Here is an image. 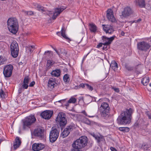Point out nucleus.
<instances>
[{
    "mask_svg": "<svg viewBox=\"0 0 151 151\" xmlns=\"http://www.w3.org/2000/svg\"><path fill=\"white\" fill-rule=\"evenodd\" d=\"M147 6H148L147 4L146 5V8L149 10L151 9V6L150 7L149 6H148V7H147Z\"/></svg>",
    "mask_w": 151,
    "mask_h": 151,
    "instance_id": "53",
    "label": "nucleus"
},
{
    "mask_svg": "<svg viewBox=\"0 0 151 151\" xmlns=\"http://www.w3.org/2000/svg\"><path fill=\"white\" fill-rule=\"evenodd\" d=\"M110 66L111 67L114 71L117 70L118 68L117 64L115 61H112Z\"/></svg>",
    "mask_w": 151,
    "mask_h": 151,
    "instance_id": "29",
    "label": "nucleus"
},
{
    "mask_svg": "<svg viewBox=\"0 0 151 151\" xmlns=\"http://www.w3.org/2000/svg\"><path fill=\"white\" fill-rule=\"evenodd\" d=\"M44 147V145L41 143H35L32 145V149L34 151H39Z\"/></svg>",
    "mask_w": 151,
    "mask_h": 151,
    "instance_id": "19",
    "label": "nucleus"
},
{
    "mask_svg": "<svg viewBox=\"0 0 151 151\" xmlns=\"http://www.w3.org/2000/svg\"><path fill=\"white\" fill-rule=\"evenodd\" d=\"M34 6L37 8V9L39 11H44V7L40 4L37 3H34Z\"/></svg>",
    "mask_w": 151,
    "mask_h": 151,
    "instance_id": "30",
    "label": "nucleus"
},
{
    "mask_svg": "<svg viewBox=\"0 0 151 151\" xmlns=\"http://www.w3.org/2000/svg\"><path fill=\"white\" fill-rule=\"evenodd\" d=\"M92 135L95 138L99 143L104 140L103 136L100 135H99L93 133L92 134Z\"/></svg>",
    "mask_w": 151,
    "mask_h": 151,
    "instance_id": "24",
    "label": "nucleus"
},
{
    "mask_svg": "<svg viewBox=\"0 0 151 151\" xmlns=\"http://www.w3.org/2000/svg\"><path fill=\"white\" fill-rule=\"evenodd\" d=\"M89 29L92 32H95L97 30V27L96 25L93 23H90L89 24Z\"/></svg>",
    "mask_w": 151,
    "mask_h": 151,
    "instance_id": "28",
    "label": "nucleus"
},
{
    "mask_svg": "<svg viewBox=\"0 0 151 151\" xmlns=\"http://www.w3.org/2000/svg\"><path fill=\"white\" fill-rule=\"evenodd\" d=\"M13 68V66L12 65L6 66L4 68L3 71L4 76L8 78L10 77L12 75Z\"/></svg>",
    "mask_w": 151,
    "mask_h": 151,
    "instance_id": "10",
    "label": "nucleus"
},
{
    "mask_svg": "<svg viewBox=\"0 0 151 151\" xmlns=\"http://www.w3.org/2000/svg\"><path fill=\"white\" fill-rule=\"evenodd\" d=\"M21 142L18 137H16L15 139V142L13 145L14 149L15 150L18 148L21 145Z\"/></svg>",
    "mask_w": 151,
    "mask_h": 151,
    "instance_id": "23",
    "label": "nucleus"
},
{
    "mask_svg": "<svg viewBox=\"0 0 151 151\" xmlns=\"http://www.w3.org/2000/svg\"><path fill=\"white\" fill-rule=\"evenodd\" d=\"M65 8L61 7L60 8H56L55 9V11L53 13V14L52 17V18L53 20L56 19L57 17L58 16L60 13L64 10Z\"/></svg>",
    "mask_w": 151,
    "mask_h": 151,
    "instance_id": "18",
    "label": "nucleus"
},
{
    "mask_svg": "<svg viewBox=\"0 0 151 151\" xmlns=\"http://www.w3.org/2000/svg\"><path fill=\"white\" fill-rule=\"evenodd\" d=\"M149 81V78L145 77L144 78L142 81V83L144 86H147L148 83Z\"/></svg>",
    "mask_w": 151,
    "mask_h": 151,
    "instance_id": "31",
    "label": "nucleus"
},
{
    "mask_svg": "<svg viewBox=\"0 0 151 151\" xmlns=\"http://www.w3.org/2000/svg\"><path fill=\"white\" fill-rule=\"evenodd\" d=\"M22 90V88L19 89V93H20L21 92Z\"/></svg>",
    "mask_w": 151,
    "mask_h": 151,
    "instance_id": "56",
    "label": "nucleus"
},
{
    "mask_svg": "<svg viewBox=\"0 0 151 151\" xmlns=\"http://www.w3.org/2000/svg\"><path fill=\"white\" fill-rule=\"evenodd\" d=\"M121 35H122V36H124V33L123 31H122L121 32Z\"/></svg>",
    "mask_w": 151,
    "mask_h": 151,
    "instance_id": "55",
    "label": "nucleus"
},
{
    "mask_svg": "<svg viewBox=\"0 0 151 151\" xmlns=\"http://www.w3.org/2000/svg\"><path fill=\"white\" fill-rule=\"evenodd\" d=\"M76 99L73 97H71L68 101V103H75L76 101Z\"/></svg>",
    "mask_w": 151,
    "mask_h": 151,
    "instance_id": "37",
    "label": "nucleus"
},
{
    "mask_svg": "<svg viewBox=\"0 0 151 151\" xmlns=\"http://www.w3.org/2000/svg\"><path fill=\"white\" fill-rule=\"evenodd\" d=\"M82 113L84 114L86 116H88L89 117H93L94 116H89L87 114L85 110H83L82 111Z\"/></svg>",
    "mask_w": 151,
    "mask_h": 151,
    "instance_id": "47",
    "label": "nucleus"
},
{
    "mask_svg": "<svg viewBox=\"0 0 151 151\" xmlns=\"http://www.w3.org/2000/svg\"><path fill=\"white\" fill-rule=\"evenodd\" d=\"M7 59L5 57L0 56V65L5 63L7 61Z\"/></svg>",
    "mask_w": 151,
    "mask_h": 151,
    "instance_id": "33",
    "label": "nucleus"
},
{
    "mask_svg": "<svg viewBox=\"0 0 151 151\" xmlns=\"http://www.w3.org/2000/svg\"><path fill=\"white\" fill-rule=\"evenodd\" d=\"M112 89L114 90V91L116 92H119V90L118 88H115L114 87H112Z\"/></svg>",
    "mask_w": 151,
    "mask_h": 151,
    "instance_id": "49",
    "label": "nucleus"
},
{
    "mask_svg": "<svg viewBox=\"0 0 151 151\" xmlns=\"http://www.w3.org/2000/svg\"><path fill=\"white\" fill-rule=\"evenodd\" d=\"M0 96L3 99H4L6 96L5 93L4 92L2 89L0 91Z\"/></svg>",
    "mask_w": 151,
    "mask_h": 151,
    "instance_id": "39",
    "label": "nucleus"
},
{
    "mask_svg": "<svg viewBox=\"0 0 151 151\" xmlns=\"http://www.w3.org/2000/svg\"><path fill=\"white\" fill-rule=\"evenodd\" d=\"M141 21V19H138V20L137 21V22H139V21Z\"/></svg>",
    "mask_w": 151,
    "mask_h": 151,
    "instance_id": "57",
    "label": "nucleus"
},
{
    "mask_svg": "<svg viewBox=\"0 0 151 151\" xmlns=\"http://www.w3.org/2000/svg\"><path fill=\"white\" fill-rule=\"evenodd\" d=\"M45 55H46L48 56H52L53 53L51 51H47L45 52L44 53Z\"/></svg>",
    "mask_w": 151,
    "mask_h": 151,
    "instance_id": "41",
    "label": "nucleus"
},
{
    "mask_svg": "<svg viewBox=\"0 0 151 151\" xmlns=\"http://www.w3.org/2000/svg\"><path fill=\"white\" fill-rule=\"evenodd\" d=\"M54 50L59 56H60L61 55V54H62L63 55L65 56L67 54V52L65 51L63 52H59L56 49H54Z\"/></svg>",
    "mask_w": 151,
    "mask_h": 151,
    "instance_id": "36",
    "label": "nucleus"
},
{
    "mask_svg": "<svg viewBox=\"0 0 151 151\" xmlns=\"http://www.w3.org/2000/svg\"><path fill=\"white\" fill-rule=\"evenodd\" d=\"M119 129L123 132H127L129 130V128L127 127H121L119 128Z\"/></svg>",
    "mask_w": 151,
    "mask_h": 151,
    "instance_id": "35",
    "label": "nucleus"
},
{
    "mask_svg": "<svg viewBox=\"0 0 151 151\" xmlns=\"http://www.w3.org/2000/svg\"><path fill=\"white\" fill-rule=\"evenodd\" d=\"M107 45H104V46L103 47V49L104 50H107Z\"/></svg>",
    "mask_w": 151,
    "mask_h": 151,
    "instance_id": "54",
    "label": "nucleus"
},
{
    "mask_svg": "<svg viewBox=\"0 0 151 151\" xmlns=\"http://www.w3.org/2000/svg\"><path fill=\"white\" fill-rule=\"evenodd\" d=\"M88 138L85 136L80 137L73 143L74 147L81 149L86 146L88 142Z\"/></svg>",
    "mask_w": 151,
    "mask_h": 151,
    "instance_id": "4",
    "label": "nucleus"
},
{
    "mask_svg": "<svg viewBox=\"0 0 151 151\" xmlns=\"http://www.w3.org/2000/svg\"><path fill=\"white\" fill-rule=\"evenodd\" d=\"M59 133V131L56 129L51 130L50 134V140L52 142L55 141L58 138Z\"/></svg>",
    "mask_w": 151,
    "mask_h": 151,
    "instance_id": "9",
    "label": "nucleus"
},
{
    "mask_svg": "<svg viewBox=\"0 0 151 151\" xmlns=\"http://www.w3.org/2000/svg\"><path fill=\"white\" fill-rule=\"evenodd\" d=\"M115 36H113L110 38H108L106 36H104L102 37V39L103 41L105 42L103 43L104 45H109L112 41L114 39Z\"/></svg>",
    "mask_w": 151,
    "mask_h": 151,
    "instance_id": "17",
    "label": "nucleus"
},
{
    "mask_svg": "<svg viewBox=\"0 0 151 151\" xmlns=\"http://www.w3.org/2000/svg\"><path fill=\"white\" fill-rule=\"evenodd\" d=\"M135 2L136 5L139 6L141 8L145 7L144 0H136Z\"/></svg>",
    "mask_w": 151,
    "mask_h": 151,
    "instance_id": "27",
    "label": "nucleus"
},
{
    "mask_svg": "<svg viewBox=\"0 0 151 151\" xmlns=\"http://www.w3.org/2000/svg\"><path fill=\"white\" fill-rule=\"evenodd\" d=\"M107 17L109 21L114 22L116 19L113 15V11L111 9H108L106 11Z\"/></svg>",
    "mask_w": 151,
    "mask_h": 151,
    "instance_id": "15",
    "label": "nucleus"
},
{
    "mask_svg": "<svg viewBox=\"0 0 151 151\" xmlns=\"http://www.w3.org/2000/svg\"><path fill=\"white\" fill-rule=\"evenodd\" d=\"M125 67L128 70H133L132 67L129 66L127 65H126Z\"/></svg>",
    "mask_w": 151,
    "mask_h": 151,
    "instance_id": "48",
    "label": "nucleus"
},
{
    "mask_svg": "<svg viewBox=\"0 0 151 151\" xmlns=\"http://www.w3.org/2000/svg\"><path fill=\"white\" fill-rule=\"evenodd\" d=\"M72 147H73V148L71 149V151H80V149L79 148H77V147H74L73 144H72Z\"/></svg>",
    "mask_w": 151,
    "mask_h": 151,
    "instance_id": "44",
    "label": "nucleus"
},
{
    "mask_svg": "<svg viewBox=\"0 0 151 151\" xmlns=\"http://www.w3.org/2000/svg\"><path fill=\"white\" fill-rule=\"evenodd\" d=\"M103 45V43H100L98 45H97V48H100Z\"/></svg>",
    "mask_w": 151,
    "mask_h": 151,
    "instance_id": "51",
    "label": "nucleus"
},
{
    "mask_svg": "<svg viewBox=\"0 0 151 151\" xmlns=\"http://www.w3.org/2000/svg\"><path fill=\"white\" fill-rule=\"evenodd\" d=\"M26 48L29 50L30 53H31L35 49V46L33 45H31L29 47H27Z\"/></svg>",
    "mask_w": 151,
    "mask_h": 151,
    "instance_id": "38",
    "label": "nucleus"
},
{
    "mask_svg": "<svg viewBox=\"0 0 151 151\" xmlns=\"http://www.w3.org/2000/svg\"><path fill=\"white\" fill-rule=\"evenodd\" d=\"M149 147L148 146V145L147 144L145 145V144H143L142 145V148L145 150H147Z\"/></svg>",
    "mask_w": 151,
    "mask_h": 151,
    "instance_id": "43",
    "label": "nucleus"
},
{
    "mask_svg": "<svg viewBox=\"0 0 151 151\" xmlns=\"http://www.w3.org/2000/svg\"><path fill=\"white\" fill-rule=\"evenodd\" d=\"M34 135L40 139H44L45 135L44 133V130L40 128H38L35 130L34 132Z\"/></svg>",
    "mask_w": 151,
    "mask_h": 151,
    "instance_id": "11",
    "label": "nucleus"
},
{
    "mask_svg": "<svg viewBox=\"0 0 151 151\" xmlns=\"http://www.w3.org/2000/svg\"><path fill=\"white\" fill-rule=\"evenodd\" d=\"M110 109V107L108 103H102L99 109L101 116L104 117L108 116Z\"/></svg>",
    "mask_w": 151,
    "mask_h": 151,
    "instance_id": "5",
    "label": "nucleus"
},
{
    "mask_svg": "<svg viewBox=\"0 0 151 151\" xmlns=\"http://www.w3.org/2000/svg\"><path fill=\"white\" fill-rule=\"evenodd\" d=\"M132 12V10L131 8L127 6L125 7L124 10L122 12V15L121 16L122 18L130 16Z\"/></svg>",
    "mask_w": 151,
    "mask_h": 151,
    "instance_id": "12",
    "label": "nucleus"
},
{
    "mask_svg": "<svg viewBox=\"0 0 151 151\" xmlns=\"http://www.w3.org/2000/svg\"><path fill=\"white\" fill-rule=\"evenodd\" d=\"M150 44L145 42L142 41L137 43V48L139 50L146 52L151 47Z\"/></svg>",
    "mask_w": 151,
    "mask_h": 151,
    "instance_id": "8",
    "label": "nucleus"
},
{
    "mask_svg": "<svg viewBox=\"0 0 151 151\" xmlns=\"http://www.w3.org/2000/svg\"><path fill=\"white\" fill-rule=\"evenodd\" d=\"M86 84H87V83H82L79 86H77V88H80L81 87H82V88H84L86 87Z\"/></svg>",
    "mask_w": 151,
    "mask_h": 151,
    "instance_id": "45",
    "label": "nucleus"
},
{
    "mask_svg": "<svg viewBox=\"0 0 151 151\" xmlns=\"http://www.w3.org/2000/svg\"><path fill=\"white\" fill-rule=\"evenodd\" d=\"M57 34L59 36H60V35H61L64 38L67 40H70V39L66 36L65 35V31L63 27H62L61 32H57Z\"/></svg>",
    "mask_w": 151,
    "mask_h": 151,
    "instance_id": "22",
    "label": "nucleus"
},
{
    "mask_svg": "<svg viewBox=\"0 0 151 151\" xmlns=\"http://www.w3.org/2000/svg\"><path fill=\"white\" fill-rule=\"evenodd\" d=\"M30 78L29 77L27 76L25 77L23 81V84L22 86V88L27 89V88L28 86V84Z\"/></svg>",
    "mask_w": 151,
    "mask_h": 151,
    "instance_id": "21",
    "label": "nucleus"
},
{
    "mask_svg": "<svg viewBox=\"0 0 151 151\" xmlns=\"http://www.w3.org/2000/svg\"><path fill=\"white\" fill-rule=\"evenodd\" d=\"M53 114L52 111L46 110L44 111L41 114L42 117L45 119H49Z\"/></svg>",
    "mask_w": 151,
    "mask_h": 151,
    "instance_id": "14",
    "label": "nucleus"
},
{
    "mask_svg": "<svg viewBox=\"0 0 151 151\" xmlns=\"http://www.w3.org/2000/svg\"><path fill=\"white\" fill-rule=\"evenodd\" d=\"M74 129V127L72 125L67 126L64 130L63 132L62 135L63 138H65Z\"/></svg>",
    "mask_w": 151,
    "mask_h": 151,
    "instance_id": "13",
    "label": "nucleus"
},
{
    "mask_svg": "<svg viewBox=\"0 0 151 151\" xmlns=\"http://www.w3.org/2000/svg\"><path fill=\"white\" fill-rule=\"evenodd\" d=\"M56 79L55 78L50 77L49 78L48 82V86L50 89L54 88L57 84Z\"/></svg>",
    "mask_w": 151,
    "mask_h": 151,
    "instance_id": "16",
    "label": "nucleus"
},
{
    "mask_svg": "<svg viewBox=\"0 0 151 151\" xmlns=\"http://www.w3.org/2000/svg\"><path fill=\"white\" fill-rule=\"evenodd\" d=\"M61 72L60 69H56L55 70H53L51 73L50 74L52 76L58 77L60 76Z\"/></svg>",
    "mask_w": 151,
    "mask_h": 151,
    "instance_id": "26",
    "label": "nucleus"
},
{
    "mask_svg": "<svg viewBox=\"0 0 151 151\" xmlns=\"http://www.w3.org/2000/svg\"><path fill=\"white\" fill-rule=\"evenodd\" d=\"M133 110L131 108L122 111L117 119V122L121 124L126 125L130 123L132 118Z\"/></svg>",
    "mask_w": 151,
    "mask_h": 151,
    "instance_id": "1",
    "label": "nucleus"
},
{
    "mask_svg": "<svg viewBox=\"0 0 151 151\" xmlns=\"http://www.w3.org/2000/svg\"><path fill=\"white\" fill-rule=\"evenodd\" d=\"M86 87L91 91H92L93 90V88L91 86L88 84H87L86 85Z\"/></svg>",
    "mask_w": 151,
    "mask_h": 151,
    "instance_id": "46",
    "label": "nucleus"
},
{
    "mask_svg": "<svg viewBox=\"0 0 151 151\" xmlns=\"http://www.w3.org/2000/svg\"><path fill=\"white\" fill-rule=\"evenodd\" d=\"M92 135L95 138L99 143L104 140L103 136L100 135H99L93 133L92 134Z\"/></svg>",
    "mask_w": 151,
    "mask_h": 151,
    "instance_id": "25",
    "label": "nucleus"
},
{
    "mask_svg": "<svg viewBox=\"0 0 151 151\" xmlns=\"http://www.w3.org/2000/svg\"><path fill=\"white\" fill-rule=\"evenodd\" d=\"M36 119L34 115H31L22 120L23 129L25 130L36 121Z\"/></svg>",
    "mask_w": 151,
    "mask_h": 151,
    "instance_id": "3",
    "label": "nucleus"
},
{
    "mask_svg": "<svg viewBox=\"0 0 151 151\" xmlns=\"http://www.w3.org/2000/svg\"><path fill=\"white\" fill-rule=\"evenodd\" d=\"M61 100H60L58 101L59 102H60Z\"/></svg>",
    "mask_w": 151,
    "mask_h": 151,
    "instance_id": "59",
    "label": "nucleus"
},
{
    "mask_svg": "<svg viewBox=\"0 0 151 151\" xmlns=\"http://www.w3.org/2000/svg\"><path fill=\"white\" fill-rule=\"evenodd\" d=\"M11 53L12 56L14 58H16L18 55V45L16 41L13 42L10 46Z\"/></svg>",
    "mask_w": 151,
    "mask_h": 151,
    "instance_id": "7",
    "label": "nucleus"
},
{
    "mask_svg": "<svg viewBox=\"0 0 151 151\" xmlns=\"http://www.w3.org/2000/svg\"><path fill=\"white\" fill-rule=\"evenodd\" d=\"M35 83L34 81H32L31 82L29 85V86L32 87L35 85Z\"/></svg>",
    "mask_w": 151,
    "mask_h": 151,
    "instance_id": "50",
    "label": "nucleus"
},
{
    "mask_svg": "<svg viewBox=\"0 0 151 151\" xmlns=\"http://www.w3.org/2000/svg\"><path fill=\"white\" fill-rule=\"evenodd\" d=\"M63 80L65 83H68L70 81V78L69 75L68 74H65L63 77Z\"/></svg>",
    "mask_w": 151,
    "mask_h": 151,
    "instance_id": "34",
    "label": "nucleus"
},
{
    "mask_svg": "<svg viewBox=\"0 0 151 151\" xmlns=\"http://www.w3.org/2000/svg\"><path fill=\"white\" fill-rule=\"evenodd\" d=\"M149 85L150 86H151V83L149 84Z\"/></svg>",
    "mask_w": 151,
    "mask_h": 151,
    "instance_id": "58",
    "label": "nucleus"
},
{
    "mask_svg": "<svg viewBox=\"0 0 151 151\" xmlns=\"http://www.w3.org/2000/svg\"><path fill=\"white\" fill-rule=\"evenodd\" d=\"M103 29L106 32V33L111 34L114 31V30L112 26L109 25H103Z\"/></svg>",
    "mask_w": 151,
    "mask_h": 151,
    "instance_id": "20",
    "label": "nucleus"
},
{
    "mask_svg": "<svg viewBox=\"0 0 151 151\" xmlns=\"http://www.w3.org/2000/svg\"><path fill=\"white\" fill-rule=\"evenodd\" d=\"M110 149L111 151H117L113 147H110Z\"/></svg>",
    "mask_w": 151,
    "mask_h": 151,
    "instance_id": "52",
    "label": "nucleus"
},
{
    "mask_svg": "<svg viewBox=\"0 0 151 151\" xmlns=\"http://www.w3.org/2000/svg\"><path fill=\"white\" fill-rule=\"evenodd\" d=\"M23 12L27 15H32L34 14L33 12L32 11H23Z\"/></svg>",
    "mask_w": 151,
    "mask_h": 151,
    "instance_id": "42",
    "label": "nucleus"
},
{
    "mask_svg": "<svg viewBox=\"0 0 151 151\" xmlns=\"http://www.w3.org/2000/svg\"><path fill=\"white\" fill-rule=\"evenodd\" d=\"M55 120L58 123H59L61 127L65 126L67 123L66 119L65 114L62 112H60L57 117Z\"/></svg>",
    "mask_w": 151,
    "mask_h": 151,
    "instance_id": "6",
    "label": "nucleus"
},
{
    "mask_svg": "<svg viewBox=\"0 0 151 151\" xmlns=\"http://www.w3.org/2000/svg\"><path fill=\"white\" fill-rule=\"evenodd\" d=\"M54 64V62L51 60H48L47 63V68L48 69L51 68V66Z\"/></svg>",
    "mask_w": 151,
    "mask_h": 151,
    "instance_id": "32",
    "label": "nucleus"
},
{
    "mask_svg": "<svg viewBox=\"0 0 151 151\" xmlns=\"http://www.w3.org/2000/svg\"><path fill=\"white\" fill-rule=\"evenodd\" d=\"M7 25L9 30L14 34H16L19 29V23L17 20L15 18H10L7 21Z\"/></svg>",
    "mask_w": 151,
    "mask_h": 151,
    "instance_id": "2",
    "label": "nucleus"
},
{
    "mask_svg": "<svg viewBox=\"0 0 151 151\" xmlns=\"http://www.w3.org/2000/svg\"><path fill=\"white\" fill-rule=\"evenodd\" d=\"M83 122L87 124H91V121L88 119L85 118H84L83 120Z\"/></svg>",
    "mask_w": 151,
    "mask_h": 151,
    "instance_id": "40",
    "label": "nucleus"
}]
</instances>
